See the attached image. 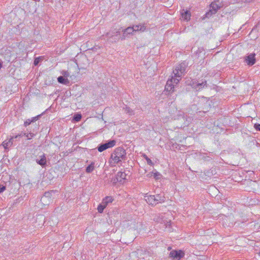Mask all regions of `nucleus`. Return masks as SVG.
Returning a JSON list of instances; mask_svg holds the SVG:
<instances>
[{"label":"nucleus","instance_id":"nucleus-1","mask_svg":"<svg viewBox=\"0 0 260 260\" xmlns=\"http://www.w3.org/2000/svg\"><path fill=\"white\" fill-rule=\"evenodd\" d=\"M186 70L185 63H181L176 67L173 71L174 77L169 79L165 86V90L167 91H174L175 84H177L181 80L182 76L184 75Z\"/></svg>","mask_w":260,"mask_h":260},{"label":"nucleus","instance_id":"nucleus-2","mask_svg":"<svg viewBox=\"0 0 260 260\" xmlns=\"http://www.w3.org/2000/svg\"><path fill=\"white\" fill-rule=\"evenodd\" d=\"M126 158V153L125 150L122 147H118L111 154L109 162L111 167H114L115 166L116 164L123 160H125Z\"/></svg>","mask_w":260,"mask_h":260},{"label":"nucleus","instance_id":"nucleus-3","mask_svg":"<svg viewBox=\"0 0 260 260\" xmlns=\"http://www.w3.org/2000/svg\"><path fill=\"white\" fill-rule=\"evenodd\" d=\"M116 141L115 140H110L106 143L101 144L98 147V150L99 152H102L108 148L114 147Z\"/></svg>","mask_w":260,"mask_h":260},{"label":"nucleus","instance_id":"nucleus-4","mask_svg":"<svg viewBox=\"0 0 260 260\" xmlns=\"http://www.w3.org/2000/svg\"><path fill=\"white\" fill-rule=\"evenodd\" d=\"M220 7L217 5L216 3L212 2L210 5L211 9L209 11L205 14L204 18L205 17H210L213 14H215L217 12L218 10L219 9Z\"/></svg>","mask_w":260,"mask_h":260},{"label":"nucleus","instance_id":"nucleus-5","mask_svg":"<svg viewBox=\"0 0 260 260\" xmlns=\"http://www.w3.org/2000/svg\"><path fill=\"white\" fill-rule=\"evenodd\" d=\"M184 256V253L181 250H173L170 253V256L174 260H180Z\"/></svg>","mask_w":260,"mask_h":260},{"label":"nucleus","instance_id":"nucleus-6","mask_svg":"<svg viewBox=\"0 0 260 260\" xmlns=\"http://www.w3.org/2000/svg\"><path fill=\"white\" fill-rule=\"evenodd\" d=\"M190 85L192 88L196 90H200L205 86H207V82L206 81H202L201 83H197L196 81H192L191 83H190Z\"/></svg>","mask_w":260,"mask_h":260},{"label":"nucleus","instance_id":"nucleus-7","mask_svg":"<svg viewBox=\"0 0 260 260\" xmlns=\"http://www.w3.org/2000/svg\"><path fill=\"white\" fill-rule=\"evenodd\" d=\"M255 54L254 53H251L245 57V61L249 66H252L255 62Z\"/></svg>","mask_w":260,"mask_h":260},{"label":"nucleus","instance_id":"nucleus-8","mask_svg":"<svg viewBox=\"0 0 260 260\" xmlns=\"http://www.w3.org/2000/svg\"><path fill=\"white\" fill-rule=\"evenodd\" d=\"M134 32L140 31L144 32L146 29V26L144 23H141L138 25H134L133 26Z\"/></svg>","mask_w":260,"mask_h":260},{"label":"nucleus","instance_id":"nucleus-9","mask_svg":"<svg viewBox=\"0 0 260 260\" xmlns=\"http://www.w3.org/2000/svg\"><path fill=\"white\" fill-rule=\"evenodd\" d=\"M134 32V28L131 26L128 27L123 30V35L121 39L124 40L128 35H132Z\"/></svg>","mask_w":260,"mask_h":260},{"label":"nucleus","instance_id":"nucleus-10","mask_svg":"<svg viewBox=\"0 0 260 260\" xmlns=\"http://www.w3.org/2000/svg\"><path fill=\"white\" fill-rule=\"evenodd\" d=\"M145 200L148 204L151 205H156V201L153 195L145 196Z\"/></svg>","mask_w":260,"mask_h":260},{"label":"nucleus","instance_id":"nucleus-11","mask_svg":"<svg viewBox=\"0 0 260 260\" xmlns=\"http://www.w3.org/2000/svg\"><path fill=\"white\" fill-rule=\"evenodd\" d=\"M40 159H37L36 162L38 164L41 166L42 167H44L46 165V158L45 154H43L42 155L40 156Z\"/></svg>","mask_w":260,"mask_h":260},{"label":"nucleus","instance_id":"nucleus-12","mask_svg":"<svg viewBox=\"0 0 260 260\" xmlns=\"http://www.w3.org/2000/svg\"><path fill=\"white\" fill-rule=\"evenodd\" d=\"M181 14L183 20L186 21H188L190 20L191 14L189 11L183 9Z\"/></svg>","mask_w":260,"mask_h":260},{"label":"nucleus","instance_id":"nucleus-13","mask_svg":"<svg viewBox=\"0 0 260 260\" xmlns=\"http://www.w3.org/2000/svg\"><path fill=\"white\" fill-rule=\"evenodd\" d=\"M40 117H41V115H39L36 117L31 118V119H27L24 122V126H27L29 125L31 122H34L37 121V120H38Z\"/></svg>","mask_w":260,"mask_h":260},{"label":"nucleus","instance_id":"nucleus-14","mask_svg":"<svg viewBox=\"0 0 260 260\" xmlns=\"http://www.w3.org/2000/svg\"><path fill=\"white\" fill-rule=\"evenodd\" d=\"M13 137H11L9 140H5L3 142V146L5 149H7L8 147L11 146L13 144Z\"/></svg>","mask_w":260,"mask_h":260},{"label":"nucleus","instance_id":"nucleus-15","mask_svg":"<svg viewBox=\"0 0 260 260\" xmlns=\"http://www.w3.org/2000/svg\"><path fill=\"white\" fill-rule=\"evenodd\" d=\"M57 81L59 83L63 84L64 85H67L70 82L67 78L62 76H60L57 78Z\"/></svg>","mask_w":260,"mask_h":260},{"label":"nucleus","instance_id":"nucleus-16","mask_svg":"<svg viewBox=\"0 0 260 260\" xmlns=\"http://www.w3.org/2000/svg\"><path fill=\"white\" fill-rule=\"evenodd\" d=\"M113 201V199L111 197L107 196L104 199H103L102 203L106 207L108 203H112Z\"/></svg>","mask_w":260,"mask_h":260},{"label":"nucleus","instance_id":"nucleus-17","mask_svg":"<svg viewBox=\"0 0 260 260\" xmlns=\"http://www.w3.org/2000/svg\"><path fill=\"white\" fill-rule=\"evenodd\" d=\"M123 110H124V112L128 115L132 116L135 114V112L134 110L131 109L129 107L125 105L124 107H123Z\"/></svg>","mask_w":260,"mask_h":260},{"label":"nucleus","instance_id":"nucleus-18","mask_svg":"<svg viewBox=\"0 0 260 260\" xmlns=\"http://www.w3.org/2000/svg\"><path fill=\"white\" fill-rule=\"evenodd\" d=\"M156 201V204L159 203H162L165 201V198L164 196H161L160 194H156L154 196Z\"/></svg>","mask_w":260,"mask_h":260},{"label":"nucleus","instance_id":"nucleus-19","mask_svg":"<svg viewBox=\"0 0 260 260\" xmlns=\"http://www.w3.org/2000/svg\"><path fill=\"white\" fill-rule=\"evenodd\" d=\"M94 168V163L91 162L86 169L87 173H91L93 171Z\"/></svg>","mask_w":260,"mask_h":260},{"label":"nucleus","instance_id":"nucleus-20","mask_svg":"<svg viewBox=\"0 0 260 260\" xmlns=\"http://www.w3.org/2000/svg\"><path fill=\"white\" fill-rule=\"evenodd\" d=\"M143 157L146 159L148 165L150 166H153L154 165L153 162L151 161V160L146 155H143Z\"/></svg>","mask_w":260,"mask_h":260},{"label":"nucleus","instance_id":"nucleus-21","mask_svg":"<svg viewBox=\"0 0 260 260\" xmlns=\"http://www.w3.org/2000/svg\"><path fill=\"white\" fill-rule=\"evenodd\" d=\"M106 207L101 203L98 207V210L99 213H102Z\"/></svg>","mask_w":260,"mask_h":260},{"label":"nucleus","instance_id":"nucleus-22","mask_svg":"<svg viewBox=\"0 0 260 260\" xmlns=\"http://www.w3.org/2000/svg\"><path fill=\"white\" fill-rule=\"evenodd\" d=\"M118 176H119L121 179L119 180L120 181H121V180H123L125 179L126 174L124 172H119L117 174Z\"/></svg>","mask_w":260,"mask_h":260},{"label":"nucleus","instance_id":"nucleus-23","mask_svg":"<svg viewBox=\"0 0 260 260\" xmlns=\"http://www.w3.org/2000/svg\"><path fill=\"white\" fill-rule=\"evenodd\" d=\"M160 174L158 172H156L154 173L153 172V177L155 178L156 180L159 179L160 177Z\"/></svg>","mask_w":260,"mask_h":260},{"label":"nucleus","instance_id":"nucleus-24","mask_svg":"<svg viewBox=\"0 0 260 260\" xmlns=\"http://www.w3.org/2000/svg\"><path fill=\"white\" fill-rule=\"evenodd\" d=\"M42 60V57H39L36 58L34 60V65L37 66Z\"/></svg>","mask_w":260,"mask_h":260},{"label":"nucleus","instance_id":"nucleus-25","mask_svg":"<svg viewBox=\"0 0 260 260\" xmlns=\"http://www.w3.org/2000/svg\"><path fill=\"white\" fill-rule=\"evenodd\" d=\"M61 74L62 75V76L66 78L70 76V73L67 71H62Z\"/></svg>","mask_w":260,"mask_h":260},{"label":"nucleus","instance_id":"nucleus-26","mask_svg":"<svg viewBox=\"0 0 260 260\" xmlns=\"http://www.w3.org/2000/svg\"><path fill=\"white\" fill-rule=\"evenodd\" d=\"M81 119V115L80 114H76L74 117V119L76 121H79Z\"/></svg>","mask_w":260,"mask_h":260},{"label":"nucleus","instance_id":"nucleus-27","mask_svg":"<svg viewBox=\"0 0 260 260\" xmlns=\"http://www.w3.org/2000/svg\"><path fill=\"white\" fill-rule=\"evenodd\" d=\"M23 135L25 136L27 138V139H30L34 137V134L32 133H24Z\"/></svg>","mask_w":260,"mask_h":260},{"label":"nucleus","instance_id":"nucleus-28","mask_svg":"<svg viewBox=\"0 0 260 260\" xmlns=\"http://www.w3.org/2000/svg\"><path fill=\"white\" fill-rule=\"evenodd\" d=\"M53 192V191H51L50 192H45L44 197H42V200H44L45 198H47V197H50V195L51 193Z\"/></svg>","mask_w":260,"mask_h":260},{"label":"nucleus","instance_id":"nucleus-29","mask_svg":"<svg viewBox=\"0 0 260 260\" xmlns=\"http://www.w3.org/2000/svg\"><path fill=\"white\" fill-rule=\"evenodd\" d=\"M6 189V187L4 185H0V193L3 192Z\"/></svg>","mask_w":260,"mask_h":260},{"label":"nucleus","instance_id":"nucleus-30","mask_svg":"<svg viewBox=\"0 0 260 260\" xmlns=\"http://www.w3.org/2000/svg\"><path fill=\"white\" fill-rule=\"evenodd\" d=\"M255 128L257 131H260V124H255Z\"/></svg>","mask_w":260,"mask_h":260},{"label":"nucleus","instance_id":"nucleus-31","mask_svg":"<svg viewBox=\"0 0 260 260\" xmlns=\"http://www.w3.org/2000/svg\"><path fill=\"white\" fill-rule=\"evenodd\" d=\"M22 135L20 134V135H16L15 136H13V139H17L18 138V137H22Z\"/></svg>","mask_w":260,"mask_h":260},{"label":"nucleus","instance_id":"nucleus-32","mask_svg":"<svg viewBox=\"0 0 260 260\" xmlns=\"http://www.w3.org/2000/svg\"><path fill=\"white\" fill-rule=\"evenodd\" d=\"M147 176L148 177H153V172L148 174L147 175Z\"/></svg>","mask_w":260,"mask_h":260},{"label":"nucleus","instance_id":"nucleus-33","mask_svg":"<svg viewBox=\"0 0 260 260\" xmlns=\"http://www.w3.org/2000/svg\"><path fill=\"white\" fill-rule=\"evenodd\" d=\"M106 36H107V37H110V38H111V37H112L113 36H112V35H111L110 32H107V33L106 34Z\"/></svg>","mask_w":260,"mask_h":260},{"label":"nucleus","instance_id":"nucleus-34","mask_svg":"<svg viewBox=\"0 0 260 260\" xmlns=\"http://www.w3.org/2000/svg\"><path fill=\"white\" fill-rule=\"evenodd\" d=\"M2 68V63L0 62V69Z\"/></svg>","mask_w":260,"mask_h":260},{"label":"nucleus","instance_id":"nucleus-35","mask_svg":"<svg viewBox=\"0 0 260 260\" xmlns=\"http://www.w3.org/2000/svg\"><path fill=\"white\" fill-rule=\"evenodd\" d=\"M258 255L260 256V252L258 253Z\"/></svg>","mask_w":260,"mask_h":260}]
</instances>
